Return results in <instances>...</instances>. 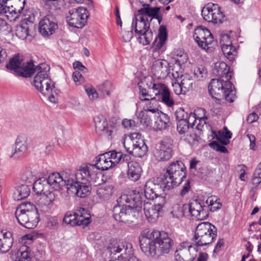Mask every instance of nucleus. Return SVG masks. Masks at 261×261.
Instances as JSON below:
<instances>
[{"label": "nucleus", "mask_w": 261, "mask_h": 261, "mask_svg": "<svg viewBox=\"0 0 261 261\" xmlns=\"http://www.w3.org/2000/svg\"><path fill=\"white\" fill-rule=\"evenodd\" d=\"M186 177V170L183 163L179 161L172 162L163 175L147 180L144 185V196L148 200H153L162 191L178 186Z\"/></svg>", "instance_id": "1"}, {"label": "nucleus", "mask_w": 261, "mask_h": 261, "mask_svg": "<svg viewBox=\"0 0 261 261\" xmlns=\"http://www.w3.org/2000/svg\"><path fill=\"white\" fill-rule=\"evenodd\" d=\"M153 19H156L159 24L161 23L162 16L160 8L151 7L146 4L138 10L133 19L132 27L135 28L139 42L143 45L149 44L152 40V33L149 30V22Z\"/></svg>", "instance_id": "2"}, {"label": "nucleus", "mask_w": 261, "mask_h": 261, "mask_svg": "<svg viewBox=\"0 0 261 261\" xmlns=\"http://www.w3.org/2000/svg\"><path fill=\"white\" fill-rule=\"evenodd\" d=\"M139 242L142 251L148 255L168 254L173 244V241L166 232L156 230H143Z\"/></svg>", "instance_id": "3"}, {"label": "nucleus", "mask_w": 261, "mask_h": 261, "mask_svg": "<svg viewBox=\"0 0 261 261\" xmlns=\"http://www.w3.org/2000/svg\"><path fill=\"white\" fill-rule=\"evenodd\" d=\"M112 167L109 158L106 157L105 153L95 158V164H83L76 172L77 178L82 181L98 182L101 173L98 171L107 170Z\"/></svg>", "instance_id": "4"}, {"label": "nucleus", "mask_w": 261, "mask_h": 261, "mask_svg": "<svg viewBox=\"0 0 261 261\" xmlns=\"http://www.w3.org/2000/svg\"><path fill=\"white\" fill-rule=\"evenodd\" d=\"M15 216L18 223L28 229L35 228L39 221L37 208L30 202L20 204L16 210Z\"/></svg>", "instance_id": "5"}, {"label": "nucleus", "mask_w": 261, "mask_h": 261, "mask_svg": "<svg viewBox=\"0 0 261 261\" xmlns=\"http://www.w3.org/2000/svg\"><path fill=\"white\" fill-rule=\"evenodd\" d=\"M128 199V196L123 195L117 200V203L113 210V217L116 221L130 223L134 222L139 217L137 210H134L130 205L124 203L123 202L127 201Z\"/></svg>", "instance_id": "6"}, {"label": "nucleus", "mask_w": 261, "mask_h": 261, "mask_svg": "<svg viewBox=\"0 0 261 261\" xmlns=\"http://www.w3.org/2000/svg\"><path fill=\"white\" fill-rule=\"evenodd\" d=\"M208 88L213 97L222 95L229 102H233L236 98V92L233 90L234 87L229 80L220 77L212 79Z\"/></svg>", "instance_id": "7"}, {"label": "nucleus", "mask_w": 261, "mask_h": 261, "mask_svg": "<svg viewBox=\"0 0 261 261\" xmlns=\"http://www.w3.org/2000/svg\"><path fill=\"white\" fill-rule=\"evenodd\" d=\"M35 69L36 71H38L34 79L35 88L43 95H49L55 87L53 82L48 76V67L46 64H41Z\"/></svg>", "instance_id": "8"}, {"label": "nucleus", "mask_w": 261, "mask_h": 261, "mask_svg": "<svg viewBox=\"0 0 261 261\" xmlns=\"http://www.w3.org/2000/svg\"><path fill=\"white\" fill-rule=\"evenodd\" d=\"M123 144L126 152L135 157L141 158L147 152L148 147L138 133H134L125 137Z\"/></svg>", "instance_id": "9"}, {"label": "nucleus", "mask_w": 261, "mask_h": 261, "mask_svg": "<svg viewBox=\"0 0 261 261\" xmlns=\"http://www.w3.org/2000/svg\"><path fill=\"white\" fill-rule=\"evenodd\" d=\"M32 61L25 62L22 56L16 55L6 65L8 70L19 76L28 77L33 75L36 69Z\"/></svg>", "instance_id": "10"}, {"label": "nucleus", "mask_w": 261, "mask_h": 261, "mask_svg": "<svg viewBox=\"0 0 261 261\" xmlns=\"http://www.w3.org/2000/svg\"><path fill=\"white\" fill-rule=\"evenodd\" d=\"M217 228L209 222L199 224L196 228L194 241L197 246H203L213 242L217 237Z\"/></svg>", "instance_id": "11"}, {"label": "nucleus", "mask_w": 261, "mask_h": 261, "mask_svg": "<svg viewBox=\"0 0 261 261\" xmlns=\"http://www.w3.org/2000/svg\"><path fill=\"white\" fill-rule=\"evenodd\" d=\"M89 12L84 7H78L70 10L66 16L69 25L76 28H83L87 22Z\"/></svg>", "instance_id": "12"}, {"label": "nucleus", "mask_w": 261, "mask_h": 261, "mask_svg": "<svg viewBox=\"0 0 261 261\" xmlns=\"http://www.w3.org/2000/svg\"><path fill=\"white\" fill-rule=\"evenodd\" d=\"M76 181L72 179H68L67 182V192L68 194H74L77 196L84 198L89 195L90 193L91 188L87 183L98 184V182L90 181H84L79 180L75 175Z\"/></svg>", "instance_id": "13"}, {"label": "nucleus", "mask_w": 261, "mask_h": 261, "mask_svg": "<svg viewBox=\"0 0 261 261\" xmlns=\"http://www.w3.org/2000/svg\"><path fill=\"white\" fill-rule=\"evenodd\" d=\"M63 222L71 226H87L91 222L90 216L85 208L81 207L74 212L71 211L66 212Z\"/></svg>", "instance_id": "14"}, {"label": "nucleus", "mask_w": 261, "mask_h": 261, "mask_svg": "<svg viewBox=\"0 0 261 261\" xmlns=\"http://www.w3.org/2000/svg\"><path fill=\"white\" fill-rule=\"evenodd\" d=\"M201 15L205 21L216 24L222 23L224 17L221 8L218 4L213 3L205 5L202 9Z\"/></svg>", "instance_id": "15"}, {"label": "nucleus", "mask_w": 261, "mask_h": 261, "mask_svg": "<svg viewBox=\"0 0 261 261\" xmlns=\"http://www.w3.org/2000/svg\"><path fill=\"white\" fill-rule=\"evenodd\" d=\"M193 38L202 49H208V45L214 41V38L210 31L201 26L197 27L194 30Z\"/></svg>", "instance_id": "16"}, {"label": "nucleus", "mask_w": 261, "mask_h": 261, "mask_svg": "<svg viewBox=\"0 0 261 261\" xmlns=\"http://www.w3.org/2000/svg\"><path fill=\"white\" fill-rule=\"evenodd\" d=\"M197 251L196 247L190 243L184 242L175 251V259L176 261H193Z\"/></svg>", "instance_id": "17"}, {"label": "nucleus", "mask_w": 261, "mask_h": 261, "mask_svg": "<svg viewBox=\"0 0 261 261\" xmlns=\"http://www.w3.org/2000/svg\"><path fill=\"white\" fill-rule=\"evenodd\" d=\"M57 29L58 21L51 15H47L39 22V32L43 36L52 35Z\"/></svg>", "instance_id": "18"}, {"label": "nucleus", "mask_w": 261, "mask_h": 261, "mask_svg": "<svg viewBox=\"0 0 261 261\" xmlns=\"http://www.w3.org/2000/svg\"><path fill=\"white\" fill-rule=\"evenodd\" d=\"M171 66L166 60L158 59L153 62L151 71L159 79H164L170 73Z\"/></svg>", "instance_id": "19"}, {"label": "nucleus", "mask_w": 261, "mask_h": 261, "mask_svg": "<svg viewBox=\"0 0 261 261\" xmlns=\"http://www.w3.org/2000/svg\"><path fill=\"white\" fill-rule=\"evenodd\" d=\"M28 138L23 135L17 137L10 157L15 159L23 158L28 150Z\"/></svg>", "instance_id": "20"}, {"label": "nucleus", "mask_w": 261, "mask_h": 261, "mask_svg": "<svg viewBox=\"0 0 261 261\" xmlns=\"http://www.w3.org/2000/svg\"><path fill=\"white\" fill-rule=\"evenodd\" d=\"M203 202H200L197 199L191 200L188 205H186L185 209L189 210L193 217L198 220L204 219L207 216L206 212L204 207L205 206L202 205Z\"/></svg>", "instance_id": "21"}, {"label": "nucleus", "mask_w": 261, "mask_h": 261, "mask_svg": "<svg viewBox=\"0 0 261 261\" xmlns=\"http://www.w3.org/2000/svg\"><path fill=\"white\" fill-rule=\"evenodd\" d=\"M143 206L145 215L148 221L151 222L155 221L159 217V213L163 207L161 204L155 203L149 200L144 201Z\"/></svg>", "instance_id": "22"}, {"label": "nucleus", "mask_w": 261, "mask_h": 261, "mask_svg": "<svg viewBox=\"0 0 261 261\" xmlns=\"http://www.w3.org/2000/svg\"><path fill=\"white\" fill-rule=\"evenodd\" d=\"M157 83L153 82V79L151 76L144 77L138 83L140 90V96L142 97H151L152 92L156 86Z\"/></svg>", "instance_id": "23"}, {"label": "nucleus", "mask_w": 261, "mask_h": 261, "mask_svg": "<svg viewBox=\"0 0 261 261\" xmlns=\"http://www.w3.org/2000/svg\"><path fill=\"white\" fill-rule=\"evenodd\" d=\"M222 51L229 61L234 60L237 55L236 48L231 45V41L228 35L225 34L222 36L220 39Z\"/></svg>", "instance_id": "24"}, {"label": "nucleus", "mask_w": 261, "mask_h": 261, "mask_svg": "<svg viewBox=\"0 0 261 261\" xmlns=\"http://www.w3.org/2000/svg\"><path fill=\"white\" fill-rule=\"evenodd\" d=\"M132 245L127 243L125 242H118L116 240H111L110 243L108 247V250L111 256V260L116 259L117 258H119L120 256H115L117 253H120L123 249L126 250L128 249H131Z\"/></svg>", "instance_id": "25"}, {"label": "nucleus", "mask_w": 261, "mask_h": 261, "mask_svg": "<svg viewBox=\"0 0 261 261\" xmlns=\"http://www.w3.org/2000/svg\"><path fill=\"white\" fill-rule=\"evenodd\" d=\"M46 179L49 187H51L55 191L60 190L63 186H65L67 189V180L64 179L59 173H51Z\"/></svg>", "instance_id": "26"}, {"label": "nucleus", "mask_w": 261, "mask_h": 261, "mask_svg": "<svg viewBox=\"0 0 261 261\" xmlns=\"http://www.w3.org/2000/svg\"><path fill=\"white\" fill-rule=\"evenodd\" d=\"M213 73L218 77L230 80L232 76V72L230 71V68L224 62L219 61L215 64L213 69Z\"/></svg>", "instance_id": "27"}, {"label": "nucleus", "mask_w": 261, "mask_h": 261, "mask_svg": "<svg viewBox=\"0 0 261 261\" xmlns=\"http://www.w3.org/2000/svg\"><path fill=\"white\" fill-rule=\"evenodd\" d=\"M38 201V205L41 208L45 209L52 206L58 197L56 191H51L49 190L40 195Z\"/></svg>", "instance_id": "28"}, {"label": "nucleus", "mask_w": 261, "mask_h": 261, "mask_svg": "<svg viewBox=\"0 0 261 261\" xmlns=\"http://www.w3.org/2000/svg\"><path fill=\"white\" fill-rule=\"evenodd\" d=\"M127 175L128 178L133 181H138L141 177L142 169L138 162L130 161L127 163Z\"/></svg>", "instance_id": "29"}, {"label": "nucleus", "mask_w": 261, "mask_h": 261, "mask_svg": "<svg viewBox=\"0 0 261 261\" xmlns=\"http://www.w3.org/2000/svg\"><path fill=\"white\" fill-rule=\"evenodd\" d=\"M144 195L140 192H134L133 194L130 195V197H128V199L127 201H125L126 203H129L131 207L134 210H137V212L139 214L142 206L143 202H144Z\"/></svg>", "instance_id": "30"}, {"label": "nucleus", "mask_w": 261, "mask_h": 261, "mask_svg": "<svg viewBox=\"0 0 261 261\" xmlns=\"http://www.w3.org/2000/svg\"><path fill=\"white\" fill-rule=\"evenodd\" d=\"M167 39V33L166 28L165 26L162 25L159 30L158 36L156 38L153 43V51L154 53L158 52L163 46L165 44Z\"/></svg>", "instance_id": "31"}, {"label": "nucleus", "mask_w": 261, "mask_h": 261, "mask_svg": "<svg viewBox=\"0 0 261 261\" xmlns=\"http://www.w3.org/2000/svg\"><path fill=\"white\" fill-rule=\"evenodd\" d=\"M105 155L110 159L112 165L119 163L128 162L130 159L129 155L123 154L121 152H116L115 150L106 152Z\"/></svg>", "instance_id": "32"}, {"label": "nucleus", "mask_w": 261, "mask_h": 261, "mask_svg": "<svg viewBox=\"0 0 261 261\" xmlns=\"http://www.w3.org/2000/svg\"><path fill=\"white\" fill-rule=\"evenodd\" d=\"M31 189L27 184L18 186L13 193V198L15 200H20L28 197L30 194Z\"/></svg>", "instance_id": "33"}, {"label": "nucleus", "mask_w": 261, "mask_h": 261, "mask_svg": "<svg viewBox=\"0 0 261 261\" xmlns=\"http://www.w3.org/2000/svg\"><path fill=\"white\" fill-rule=\"evenodd\" d=\"M170 125L169 117L162 113L155 119L153 128L156 130H163L167 129Z\"/></svg>", "instance_id": "34"}, {"label": "nucleus", "mask_w": 261, "mask_h": 261, "mask_svg": "<svg viewBox=\"0 0 261 261\" xmlns=\"http://www.w3.org/2000/svg\"><path fill=\"white\" fill-rule=\"evenodd\" d=\"M13 244V239L10 233L2 234L0 238V253H6L11 249Z\"/></svg>", "instance_id": "35"}, {"label": "nucleus", "mask_w": 261, "mask_h": 261, "mask_svg": "<svg viewBox=\"0 0 261 261\" xmlns=\"http://www.w3.org/2000/svg\"><path fill=\"white\" fill-rule=\"evenodd\" d=\"M49 187L47 179L44 177L38 179L33 184V190L34 192H36V194H40V195L48 191L49 190Z\"/></svg>", "instance_id": "36"}, {"label": "nucleus", "mask_w": 261, "mask_h": 261, "mask_svg": "<svg viewBox=\"0 0 261 261\" xmlns=\"http://www.w3.org/2000/svg\"><path fill=\"white\" fill-rule=\"evenodd\" d=\"M140 98L141 100L146 102L145 105L144 107V111H146L147 112H150L152 113H155L159 111L157 108L155 96L152 97V96H151V97H146L140 96Z\"/></svg>", "instance_id": "37"}, {"label": "nucleus", "mask_w": 261, "mask_h": 261, "mask_svg": "<svg viewBox=\"0 0 261 261\" xmlns=\"http://www.w3.org/2000/svg\"><path fill=\"white\" fill-rule=\"evenodd\" d=\"M29 249V247L26 246L21 247L17 252L15 260L34 261V258L31 255Z\"/></svg>", "instance_id": "38"}, {"label": "nucleus", "mask_w": 261, "mask_h": 261, "mask_svg": "<svg viewBox=\"0 0 261 261\" xmlns=\"http://www.w3.org/2000/svg\"><path fill=\"white\" fill-rule=\"evenodd\" d=\"M171 151L156 147L153 152L155 160L159 162L166 161L172 156Z\"/></svg>", "instance_id": "39"}, {"label": "nucleus", "mask_w": 261, "mask_h": 261, "mask_svg": "<svg viewBox=\"0 0 261 261\" xmlns=\"http://www.w3.org/2000/svg\"><path fill=\"white\" fill-rule=\"evenodd\" d=\"M96 193L101 199H108L113 193V187L111 185L102 186L97 190Z\"/></svg>", "instance_id": "40"}, {"label": "nucleus", "mask_w": 261, "mask_h": 261, "mask_svg": "<svg viewBox=\"0 0 261 261\" xmlns=\"http://www.w3.org/2000/svg\"><path fill=\"white\" fill-rule=\"evenodd\" d=\"M220 200L215 196L208 197L205 201V203L212 212H215L220 209L222 206Z\"/></svg>", "instance_id": "41"}, {"label": "nucleus", "mask_w": 261, "mask_h": 261, "mask_svg": "<svg viewBox=\"0 0 261 261\" xmlns=\"http://www.w3.org/2000/svg\"><path fill=\"white\" fill-rule=\"evenodd\" d=\"M170 90L168 87L162 83H157L156 86L152 92V94H154V96L157 97L159 99H161Z\"/></svg>", "instance_id": "42"}, {"label": "nucleus", "mask_w": 261, "mask_h": 261, "mask_svg": "<svg viewBox=\"0 0 261 261\" xmlns=\"http://www.w3.org/2000/svg\"><path fill=\"white\" fill-rule=\"evenodd\" d=\"M193 73L194 77L198 81L203 80L207 75L206 69L202 65L195 67Z\"/></svg>", "instance_id": "43"}, {"label": "nucleus", "mask_w": 261, "mask_h": 261, "mask_svg": "<svg viewBox=\"0 0 261 261\" xmlns=\"http://www.w3.org/2000/svg\"><path fill=\"white\" fill-rule=\"evenodd\" d=\"M180 83L181 86H182L186 93L192 90L194 82L193 79L188 75H185L184 76H181Z\"/></svg>", "instance_id": "44"}, {"label": "nucleus", "mask_w": 261, "mask_h": 261, "mask_svg": "<svg viewBox=\"0 0 261 261\" xmlns=\"http://www.w3.org/2000/svg\"><path fill=\"white\" fill-rule=\"evenodd\" d=\"M29 33V28L27 23L17 27L16 30V36L21 39H25L27 38Z\"/></svg>", "instance_id": "45"}, {"label": "nucleus", "mask_w": 261, "mask_h": 261, "mask_svg": "<svg viewBox=\"0 0 261 261\" xmlns=\"http://www.w3.org/2000/svg\"><path fill=\"white\" fill-rule=\"evenodd\" d=\"M173 145V140L170 137H165L160 141L157 147L172 152Z\"/></svg>", "instance_id": "46"}, {"label": "nucleus", "mask_w": 261, "mask_h": 261, "mask_svg": "<svg viewBox=\"0 0 261 261\" xmlns=\"http://www.w3.org/2000/svg\"><path fill=\"white\" fill-rule=\"evenodd\" d=\"M95 126L99 130H103L107 126V121L102 115H98L94 119Z\"/></svg>", "instance_id": "47"}, {"label": "nucleus", "mask_w": 261, "mask_h": 261, "mask_svg": "<svg viewBox=\"0 0 261 261\" xmlns=\"http://www.w3.org/2000/svg\"><path fill=\"white\" fill-rule=\"evenodd\" d=\"M185 206L186 205H183L180 206L178 204L174 205L173 207V210L171 212V214H172V217L173 218H178L185 216V211L186 210L185 207Z\"/></svg>", "instance_id": "48"}, {"label": "nucleus", "mask_w": 261, "mask_h": 261, "mask_svg": "<svg viewBox=\"0 0 261 261\" xmlns=\"http://www.w3.org/2000/svg\"><path fill=\"white\" fill-rule=\"evenodd\" d=\"M137 119L139 120L140 124L148 126L150 121V118L147 114V112L142 110L139 112L137 115Z\"/></svg>", "instance_id": "49"}, {"label": "nucleus", "mask_w": 261, "mask_h": 261, "mask_svg": "<svg viewBox=\"0 0 261 261\" xmlns=\"http://www.w3.org/2000/svg\"><path fill=\"white\" fill-rule=\"evenodd\" d=\"M46 1L45 6L46 8L50 12H55L60 9L59 7V2L60 0H45Z\"/></svg>", "instance_id": "50"}, {"label": "nucleus", "mask_w": 261, "mask_h": 261, "mask_svg": "<svg viewBox=\"0 0 261 261\" xmlns=\"http://www.w3.org/2000/svg\"><path fill=\"white\" fill-rule=\"evenodd\" d=\"M252 182L256 186L261 182V162L258 164L255 170L252 178Z\"/></svg>", "instance_id": "51"}, {"label": "nucleus", "mask_w": 261, "mask_h": 261, "mask_svg": "<svg viewBox=\"0 0 261 261\" xmlns=\"http://www.w3.org/2000/svg\"><path fill=\"white\" fill-rule=\"evenodd\" d=\"M202 112L203 114V116L201 117H198V123L196 126V128L200 130L204 129V127H207V124L205 120L207 119V117L205 116V110L203 109H200L197 111Z\"/></svg>", "instance_id": "52"}, {"label": "nucleus", "mask_w": 261, "mask_h": 261, "mask_svg": "<svg viewBox=\"0 0 261 261\" xmlns=\"http://www.w3.org/2000/svg\"><path fill=\"white\" fill-rule=\"evenodd\" d=\"M113 89L112 84L109 81L105 82L99 87V90L102 92L104 97L106 95H109Z\"/></svg>", "instance_id": "53"}, {"label": "nucleus", "mask_w": 261, "mask_h": 261, "mask_svg": "<svg viewBox=\"0 0 261 261\" xmlns=\"http://www.w3.org/2000/svg\"><path fill=\"white\" fill-rule=\"evenodd\" d=\"M11 31V26L5 20L0 18V35L3 36L8 35Z\"/></svg>", "instance_id": "54"}, {"label": "nucleus", "mask_w": 261, "mask_h": 261, "mask_svg": "<svg viewBox=\"0 0 261 261\" xmlns=\"http://www.w3.org/2000/svg\"><path fill=\"white\" fill-rule=\"evenodd\" d=\"M85 90L90 100L93 101L98 97V94L95 89L91 85L85 87Z\"/></svg>", "instance_id": "55"}, {"label": "nucleus", "mask_w": 261, "mask_h": 261, "mask_svg": "<svg viewBox=\"0 0 261 261\" xmlns=\"http://www.w3.org/2000/svg\"><path fill=\"white\" fill-rule=\"evenodd\" d=\"M161 101L168 107L172 108L175 105V101L169 91L161 99Z\"/></svg>", "instance_id": "56"}, {"label": "nucleus", "mask_w": 261, "mask_h": 261, "mask_svg": "<svg viewBox=\"0 0 261 261\" xmlns=\"http://www.w3.org/2000/svg\"><path fill=\"white\" fill-rule=\"evenodd\" d=\"M189 124L186 120H178L177 123V130L179 134H184L187 133L189 128Z\"/></svg>", "instance_id": "57"}, {"label": "nucleus", "mask_w": 261, "mask_h": 261, "mask_svg": "<svg viewBox=\"0 0 261 261\" xmlns=\"http://www.w3.org/2000/svg\"><path fill=\"white\" fill-rule=\"evenodd\" d=\"M23 20L27 22L33 23L35 20V16L32 10L27 9L23 14Z\"/></svg>", "instance_id": "58"}, {"label": "nucleus", "mask_w": 261, "mask_h": 261, "mask_svg": "<svg viewBox=\"0 0 261 261\" xmlns=\"http://www.w3.org/2000/svg\"><path fill=\"white\" fill-rule=\"evenodd\" d=\"M21 179L22 181L28 183H32L34 181L35 178L32 172L30 170H27L23 172L21 176Z\"/></svg>", "instance_id": "59"}, {"label": "nucleus", "mask_w": 261, "mask_h": 261, "mask_svg": "<svg viewBox=\"0 0 261 261\" xmlns=\"http://www.w3.org/2000/svg\"><path fill=\"white\" fill-rule=\"evenodd\" d=\"M210 146L213 148V149L220 151L222 153H226L227 152V149L226 148L222 145H220L219 143L217 142L216 141H213L209 144Z\"/></svg>", "instance_id": "60"}, {"label": "nucleus", "mask_w": 261, "mask_h": 261, "mask_svg": "<svg viewBox=\"0 0 261 261\" xmlns=\"http://www.w3.org/2000/svg\"><path fill=\"white\" fill-rule=\"evenodd\" d=\"M172 85L174 92L176 95L185 94L186 93L184 91L182 86H181V83L177 82H172Z\"/></svg>", "instance_id": "61"}, {"label": "nucleus", "mask_w": 261, "mask_h": 261, "mask_svg": "<svg viewBox=\"0 0 261 261\" xmlns=\"http://www.w3.org/2000/svg\"><path fill=\"white\" fill-rule=\"evenodd\" d=\"M186 119L188 124H189V127H193L197 123L198 117H196V114L195 113L191 112L188 114V118H186Z\"/></svg>", "instance_id": "62"}, {"label": "nucleus", "mask_w": 261, "mask_h": 261, "mask_svg": "<svg viewBox=\"0 0 261 261\" xmlns=\"http://www.w3.org/2000/svg\"><path fill=\"white\" fill-rule=\"evenodd\" d=\"M133 37V32L132 30L121 32V39L125 42H129Z\"/></svg>", "instance_id": "63"}, {"label": "nucleus", "mask_w": 261, "mask_h": 261, "mask_svg": "<svg viewBox=\"0 0 261 261\" xmlns=\"http://www.w3.org/2000/svg\"><path fill=\"white\" fill-rule=\"evenodd\" d=\"M175 115L177 120H186V118H188V114L182 108L178 109L175 113Z\"/></svg>", "instance_id": "64"}]
</instances>
